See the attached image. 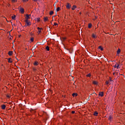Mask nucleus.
I'll return each mask as SVG.
<instances>
[{"mask_svg": "<svg viewBox=\"0 0 125 125\" xmlns=\"http://www.w3.org/2000/svg\"><path fill=\"white\" fill-rule=\"evenodd\" d=\"M24 22L25 23V26H26V27H30V26L32 25V22L29 20H25Z\"/></svg>", "mask_w": 125, "mask_h": 125, "instance_id": "1", "label": "nucleus"}, {"mask_svg": "<svg viewBox=\"0 0 125 125\" xmlns=\"http://www.w3.org/2000/svg\"><path fill=\"white\" fill-rule=\"evenodd\" d=\"M30 18H31V15H29V14H27L26 15L25 20H29V19H30Z\"/></svg>", "mask_w": 125, "mask_h": 125, "instance_id": "2", "label": "nucleus"}, {"mask_svg": "<svg viewBox=\"0 0 125 125\" xmlns=\"http://www.w3.org/2000/svg\"><path fill=\"white\" fill-rule=\"evenodd\" d=\"M20 11L22 14H24L25 13V10L23 8H20Z\"/></svg>", "mask_w": 125, "mask_h": 125, "instance_id": "3", "label": "nucleus"}, {"mask_svg": "<svg viewBox=\"0 0 125 125\" xmlns=\"http://www.w3.org/2000/svg\"><path fill=\"white\" fill-rule=\"evenodd\" d=\"M37 29L38 30V35H40V34L42 33V28L37 27Z\"/></svg>", "mask_w": 125, "mask_h": 125, "instance_id": "4", "label": "nucleus"}, {"mask_svg": "<svg viewBox=\"0 0 125 125\" xmlns=\"http://www.w3.org/2000/svg\"><path fill=\"white\" fill-rule=\"evenodd\" d=\"M71 4H70V3H67L66 5V8H67V9H70L71 8Z\"/></svg>", "mask_w": 125, "mask_h": 125, "instance_id": "5", "label": "nucleus"}, {"mask_svg": "<svg viewBox=\"0 0 125 125\" xmlns=\"http://www.w3.org/2000/svg\"><path fill=\"white\" fill-rule=\"evenodd\" d=\"M1 108L2 110H5V108H6V105H5V104H2L1 105Z\"/></svg>", "mask_w": 125, "mask_h": 125, "instance_id": "6", "label": "nucleus"}, {"mask_svg": "<svg viewBox=\"0 0 125 125\" xmlns=\"http://www.w3.org/2000/svg\"><path fill=\"white\" fill-rule=\"evenodd\" d=\"M99 95L101 97H103V96H104V93L103 92H100Z\"/></svg>", "mask_w": 125, "mask_h": 125, "instance_id": "7", "label": "nucleus"}, {"mask_svg": "<svg viewBox=\"0 0 125 125\" xmlns=\"http://www.w3.org/2000/svg\"><path fill=\"white\" fill-rule=\"evenodd\" d=\"M77 8V5H74L72 6V7L71 8L72 10H75Z\"/></svg>", "mask_w": 125, "mask_h": 125, "instance_id": "8", "label": "nucleus"}, {"mask_svg": "<svg viewBox=\"0 0 125 125\" xmlns=\"http://www.w3.org/2000/svg\"><path fill=\"white\" fill-rule=\"evenodd\" d=\"M8 63H12V59H11V58H8Z\"/></svg>", "mask_w": 125, "mask_h": 125, "instance_id": "9", "label": "nucleus"}, {"mask_svg": "<svg viewBox=\"0 0 125 125\" xmlns=\"http://www.w3.org/2000/svg\"><path fill=\"white\" fill-rule=\"evenodd\" d=\"M43 19H44V22H46L47 21H48V17H44Z\"/></svg>", "mask_w": 125, "mask_h": 125, "instance_id": "10", "label": "nucleus"}, {"mask_svg": "<svg viewBox=\"0 0 125 125\" xmlns=\"http://www.w3.org/2000/svg\"><path fill=\"white\" fill-rule=\"evenodd\" d=\"M13 54V52L11 51H9L8 53V55H9L10 56H11Z\"/></svg>", "mask_w": 125, "mask_h": 125, "instance_id": "11", "label": "nucleus"}, {"mask_svg": "<svg viewBox=\"0 0 125 125\" xmlns=\"http://www.w3.org/2000/svg\"><path fill=\"white\" fill-rule=\"evenodd\" d=\"M11 18L13 20H15V19L16 18V16L15 15H14L12 16Z\"/></svg>", "mask_w": 125, "mask_h": 125, "instance_id": "12", "label": "nucleus"}, {"mask_svg": "<svg viewBox=\"0 0 125 125\" xmlns=\"http://www.w3.org/2000/svg\"><path fill=\"white\" fill-rule=\"evenodd\" d=\"M91 27H92V24L91 23L88 24V28L89 29H91Z\"/></svg>", "mask_w": 125, "mask_h": 125, "instance_id": "13", "label": "nucleus"}, {"mask_svg": "<svg viewBox=\"0 0 125 125\" xmlns=\"http://www.w3.org/2000/svg\"><path fill=\"white\" fill-rule=\"evenodd\" d=\"M108 120L109 121H112V120H113V116H112L111 115H110L108 117Z\"/></svg>", "mask_w": 125, "mask_h": 125, "instance_id": "14", "label": "nucleus"}, {"mask_svg": "<svg viewBox=\"0 0 125 125\" xmlns=\"http://www.w3.org/2000/svg\"><path fill=\"white\" fill-rule=\"evenodd\" d=\"M93 84H95V85L98 84V82L96 81H93Z\"/></svg>", "mask_w": 125, "mask_h": 125, "instance_id": "15", "label": "nucleus"}, {"mask_svg": "<svg viewBox=\"0 0 125 125\" xmlns=\"http://www.w3.org/2000/svg\"><path fill=\"white\" fill-rule=\"evenodd\" d=\"M92 38H93V39H96V38H97L96 35H95L94 34H92Z\"/></svg>", "mask_w": 125, "mask_h": 125, "instance_id": "16", "label": "nucleus"}, {"mask_svg": "<svg viewBox=\"0 0 125 125\" xmlns=\"http://www.w3.org/2000/svg\"><path fill=\"white\" fill-rule=\"evenodd\" d=\"M116 68L117 69H120V65L119 64H118V63L116 62Z\"/></svg>", "mask_w": 125, "mask_h": 125, "instance_id": "17", "label": "nucleus"}, {"mask_svg": "<svg viewBox=\"0 0 125 125\" xmlns=\"http://www.w3.org/2000/svg\"><path fill=\"white\" fill-rule=\"evenodd\" d=\"M72 96H73V97H75V96L76 97V96H78V93H73Z\"/></svg>", "mask_w": 125, "mask_h": 125, "instance_id": "18", "label": "nucleus"}, {"mask_svg": "<svg viewBox=\"0 0 125 125\" xmlns=\"http://www.w3.org/2000/svg\"><path fill=\"white\" fill-rule=\"evenodd\" d=\"M33 64H34V66H38L39 65V62H34V63Z\"/></svg>", "mask_w": 125, "mask_h": 125, "instance_id": "19", "label": "nucleus"}, {"mask_svg": "<svg viewBox=\"0 0 125 125\" xmlns=\"http://www.w3.org/2000/svg\"><path fill=\"white\" fill-rule=\"evenodd\" d=\"M94 116H96V117H97V116H98V112L97 111H95L94 113Z\"/></svg>", "mask_w": 125, "mask_h": 125, "instance_id": "20", "label": "nucleus"}, {"mask_svg": "<svg viewBox=\"0 0 125 125\" xmlns=\"http://www.w3.org/2000/svg\"><path fill=\"white\" fill-rule=\"evenodd\" d=\"M6 97L7 98H10L11 97V95H10V94H7L6 95Z\"/></svg>", "mask_w": 125, "mask_h": 125, "instance_id": "21", "label": "nucleus"}, {"mask_svg": "<svg viewBox=\"0 0 125 125\" xmlns=\"http://www.w3.org/2000/svg\"><path fill=\"white\" fill-rule=\"evenodd\" d=\"M117 54H120V53H121V49L119 48L118 50H117Z\"/></svg>", "mask_w": 125, "mask_h": 125, "instance_id": "22", "label": "nucleus"}, {"mask_svg": "<svg viewBox=\"0 0 125 125\" xmlns=\"http://www.w3.org/2000/svg\"><path fill=\"white\" fill-rule=\"evenodd\" d=\"M36 21H37V22H41V18H37Z\"/></svg>", "mask_w": 125, "mask_h": 125, "instance_id": "23", "label": "nucleus"}, {"mask_svg": "<svg viewBox=\"0 0 125 125\" xmlns=\"http://www.w3.org/2000/svg\"><path fill=\"white\" fill-rule=\"evenodd\" d=\"M11 1L13 3H15V2H17V0H11Z\"/></svg>", "mask_w": 125, "mask_h": 125, "instance_id": "24", "label": "nucleus"}, {"mask_svg": "<svg viewBox=\"0 0 125 125\" xmlns=\"http://www.w3.org/2000/svg\"><path fill=\"white\" fill-rule=\"evenodd\" d=\"M86 77H87V78H90V77H91V74L89 73V74L86 75Z\"/></svg>", "mask_w": 125, "mask_h": 125, "instance_id": "25", "label": "nucleus"}, {"mask_svg": "<svg viewBox=\"0 0 125 125\" xmlns=\"http://www.w3.org/2000/svg\"><path fill=\"white\" fill-rule=\"evenodd\" d=\"M54 13V12H53V11H51L50 12L49 14L50 15H53V14Z\"/></svg>", "mask_w": 125, "mask_h": 125, "instance_id": "26", "label": "nucleus"}, {"mask_svg": "<svg viewBox=\"0 0 125 125\" xmlns=\"http://www.w3.org/2000/svg\"><path fill=\"white\" fill-rule=\"evenodd\" d=\"M34 37H32L30 39V41L31 42H34Z\"/></svg>", "mask_w": 125, "mask_h": 125, "instance_id": "27", "label": "nucleus"}, {"mask_svg": "<svg viewBox=\"0 0 125 125\" xmlns=\"http://www.w3.org/2000/svg\"><path fill=\"white\" fill-rule=\"evenodd\" d=\"M46 49L47 50V51H49V47L48 46H47L46 47Z\"/></svg>", "mask_w": 125, "mask_h": 125, "instance_id": "28", "label": "nucleus"}, {"mask_svg": "<svg viewBox=\"0 0 125 125\" xmlns=\"http://www.w3.org/2000/svg\"><path fill=\"white\" fill-rule=\"evenodd\" d=\"M99 49H100L102 51L103 50V48H102V46H99Z\"/></svg>", "mask_w": 125, "mask_h": 125, "instance_id": "29", "label": "nucleus"}, {"mask_svg": "<svg viewBox=\"0 0 125 125\" xmlns=\"http://www.w3.org/2000/svg\"><path fill=\"white\" fill-rule=\"evenodd\" d=\"M56 10L57 12L60 11V7H57Z\"/></svg>", "mask_w": 125, "mask_h": 125, "instance_id": "30", "label": "nucleus"}, {"mask_svg": "<svg viewBox=\"0 0 125 125\" xmlns=\"http://www.w3.org/2000/svg\"><path fill=\"white\" fill-rule=\"evenodd\" d=\"M110 83V82H109V81H106V82H105V84H108V83Z\"/></svg>", "mask_w": 125, "mask_h": 125, "instance_id": "31", "label": "nucleus"}, {"mask_svg": "<svg viewBox=\"0 0 125 125\" xmlns=\"http://www.w3.org/2000/svg\"><path fill=\"white\" fill-rule=\"evenodd\" d=\"M57 2H58V0H57V2H55V3L53 4V6H56V3H57Z\"/></svg>", "mask_w": 125, "mask_h": 125, "instance_id": "32", "label": "nucleus"}, {"mask_svg": "<svg viewBox=\"0 0 125 125\" xmlns=\"http://www.w3.org/2000/svg\"><path fill=\"white\" fill-rule=\"evenodd\" d=\"M23 2H27L29 0H22Z\"/></svg>", "mask_w": 125, "mask_h": 125, "instance_id": "33", "label": "nucleus"}, {"mask_svg": "<svg viewBox=\"0 0 125 125\" xmlns=\"http://www.w3.org/2000/svg\"><path fill=\"white\" fill-rule=\"evenodd\" d=\"M57 25H58V24L56 22H54V26H57Z\"/></svg>", "mask_w": 125, "mask_h": 125, "instance_id": "34", "label": "nucleus"}, {"mask_svg": "<svg viewBox=\"0 0 125 125\" xmlns=\"http://www.w3.org/2000/svg\"><path fill=\"white\" fill-rule=\"evenodd\" d=\"M109 81L110 82H112V77H109Z\"/></svg>", "mask_w": 125, "mask_h": 125, "instance_id": "35", "label": "nucleus"}, {"mask_svg": "<svg viewBox=\"0 0 125 125\" xmlns=\"http://www.w3.org/2000/svg\"><path fill=\"white\" fill-rule=\"evenodd\" d=\"M71 113H72V114H75V111H72L71 112Z\"/></svg>", "mask_w": 125, "mask_h": 125, "instance_id": "36", "label": "nucleus"}, {"mask_svg": "<svg viewBox=\"0 0 125 125\" xmlns=\"http://www.w3.org/2000/svg\"><path fill=\"white\" fill-rule=\"evenodd\" d=\"M33 1H36L37 2L38 1V0H32Z\"/></svg>", "mask_w": 125, "mask_h": 125, "instance_id": "37", "label": "nucleus"}, {"mask_svg": "<svg viewBox=\"0 0 125 125\" xmlns=\"http://www.w3.org/2000/svg\"><path fill=\"white\" fill-rule=\"evenodd\" d=\"M63 40H66V37L62 38Z\"/></svg>", "mask_w": 125, "mask_h": 125, "instance_id": "38", "label": "nucleus"}, {"mask_svg": "<svg viewBox=\"0 0 125 125\" xmlns=\"http://www.w3.org/2000/svg\"><path fill=\"white\" fill-rule=\"evenodd\" d=\"M115 74H116L115 72H113V75L114 76H115Z\"/></svg>", "mask_w": 125, "mask_h": 125, "instance_id": "39", "label": "nucleus"}, {"mask_svg": "<svg viewBox=\"0 0 125 125\" xmlns=\"http://www.w3.org/2000/svg\"><path fill=\"white\" fill-rule=\"evenodd\" d=\"M114 68H117V65H116V64H115V65H114Z\"/></svg>", "mask_w": 125, "mask_h": 125, "instance_id": "40", "label": "nucleus"}, {"mask_svg": "<svg viewBox=\"0 0 125 125\" xmlns=\"http://www.w3.org/2000/svg\"><path fill=\"white\" fill-rule=\"evenodd\" d=\"M121 76H124V74H121Z\"/></svg>", "mask_w": 125, "mask_h": 125, "instance_id": "41", "label": "nucleus"}, {"mask_svg": "<svg viewBox=\"0 0 125 125\" xmlns=\"http://www.w3.org/2000/svg\"><path fill=\"white\" fill-rule=\"evenodd\" d=\"M80 14H82V12H80Z\"/></svg>", "mask_w": 125, "mask_h": 125, "instance_id": "42", "label": "nucleus"}]
</instances>
